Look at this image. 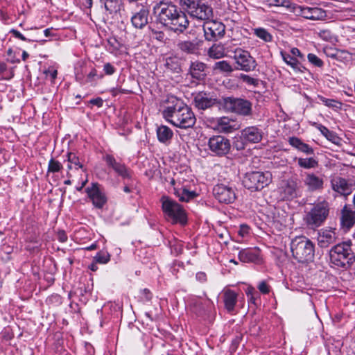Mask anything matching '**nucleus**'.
<instances>
[{
    "instance_id": "f257e3e1",
    "label": "nucleus",
    "mask_w": 355,
    "mask_h": 355,
    "mask_svg": "<svg viewBox=\"0 0 355 355\" xmlns=\"http://www.w3.org/2000/svg\"><path fill=\"white\" fill-rule=\"evenodd\" d=\"M153 10L158 21L175 32L182 33L189 24L186 14L171 2L161 1L154 6Z\"/></svg>"
},
{
    "instance_id": "f03ea898",
    "label": "nucleus",
    "mask_w": 355,
    "mask_h": 355,
    "mask_svg": "<svg viewBox=\"0 0 355 355\" xmlns=\"http://www.w3.org/2000/svg\"><path fill=\"white\" fill-rule=\"evenodd\" d=\"M162 115L168 122L182 129L192 128L196 121L191 109L180 101L172 106L166 107Z\"/></svg>"
},
{
    "instance_id": "7ed1b4c3",
    "label": "nucleus",
    "mask_w": 355,
    "mask_h": 355,
    "mask_svg": "<svg viewBox=\"0 0 355 355\" xmlns=\"http://www.w3.org/2000/svg\"><path fill=\"white\" fill-rule=\"evenodd\" d=\"M329 257L331 263L343 268L350 267L355 258L351 249V245L347 242H343L334 245L329 252Z\"/></svg>"
},
{
    "instance_id": "20e7f679",
    "label": "nucleus",
    "mask_w": 355,
    "mask_h": 355,
    "mask_svg": "<svg viewBox=\"0 0 355 355\" xmlns=\"http://www.w3.org/2000/svg\"><path fill=\"white\" fill-rule=\"evenodd\" d=\"M293 257L299 262H307L314 257V245L305 236H297L291 243Z\"/></svg>"
},
{
    "instance_id": "39448f33",
    "label": "nucleus",
    "mask_w": 355,
    "mask_h": 355,
    "mask_svg": "<svg viewBox=\"0 0 355 355\" xmlns=\"http://www.w3.org/2000/svg\"><path fill=\"white\" fill-rule=\"evenodd\" d=\"M180 6L193 18L208 20L213 18V9L204 0H180Z\"/></svg>"
},
{
    "instance_id": "423d86ee",
    "label": "nucleus",
    "mask_w": 355,
    "mask_h": 355,
    "mask_svg": "<svg viewBox=\"0 0 355 355\" xmlns=\"http://www.w3.org/2000/svg\"><path fill=\"white\" fill-rule=\"evenodd\" d=\"M162 209L167 220L173 223H180L184 224L187 221L186 214L184 209L175 200L167 196L160 198Z\"/></svg>"
},
{
    "instance_id": "0eeeda50",
    "label": "nucleus",
    "mask_w": 355,
    "mask_h": 355,
    "mask_svg": "<svg viewBox=\"0 0 355 355\" xmlns=\"http://www.w3.org/2000/svg\"><path fill=\"white\" fill-rule=\"evenodd\" d=\"M329 212V204L324 200L314 205L304 218L311 229L320 227L327 219Z\"/></svg>"
},
{
    "instance_id": "6e6552de",
    "label": "nucleus",
    "mask_w": 355,
    "mask_h": 355,
    "mask_svg": "<svg viewBox=\"0 0 355 355\" xmlns=\"http://www.w3.org/2000/svg\"><path fill=\"white\" fill-rule=\"evenodd\" d=\"M271 175L269 172L252 171L247 173L243 178V186L251 191H259L270 182Z\"/></svg>"
},
{
    "instance_id": "1a4fd4ad",
    "label": "nucleus",
    "mask_w": 355,
    "mask_h": 355,
    "mask_svg": "<svg viewBox=\"0 0 355 355\" xmlns=\"http://www.w3.org/2000/svg\"><path fill=\"white\" fill-rule=\"evenodd\" d=\"M223 104L225 109L231 112H234L243 116H250L252 114V103L245 99L234 97H225L223 98Z\"/></svg>"
},
{
    "instance_id": "9d476101",
    "label": "nucleus",
    "mask_w": 355,
    "mask_h": 355,
    "mask_svg": "<svg viewBox=\"0 0 355 355\" xmlns=\"http://www.w3.org/2000/svg\"><path fill=\"white\" fill-rule=\"evenodd\" d=\"M279 190L282 200H291L297 198L300 191V181L296 177H291L282 182Z\"/></svg>"
},
{
    "instance_id": "9b49d317",
    "label": "nucleus",
    "mask_w": 355,
    "mask_h": 355,
    "mask_svg": "<svg viewBox=\"0 0 355 355\" xmlns=\"http://www.w3.org/2000/svg\"><path fill=\"white\" fill-rule=\"evenodd\" d=\"M207 145L209 150L219 157L227 155L231 150L230 139L222 135L212 136L209 138Z\"/></svg>"
},
{
    "instance_id": "f8f14e48",
    "label": "nucleus",
    "mask_w": 355,
    "mask_h": 355,
    "mask_svg": "<svg viewBox=\"0 0 355 355\" xmlns=\"http://www.w3.org/2000/svg\"><path fill=\"white\" fill-rule=\"evenodd\" d=\"M211 19L204 20V35L207 40L215 41L224 35L225 27L223 23Z\"/></svg>"
},
{
    "instance_id": "ddd939ff",
    "label": "nucleus",
    "mask_w": 355,
    "mask_h": 355,
    "mask_svg": "<svg viewBox=\"0 0 355 355\" xmlns=\"http://www.w3.org/2000/svg\"><path fill=\"white\" fill-rule=\"evenodd\" d=\"M234 59L240 70L249 72L254 70L257 67L256 60L250 55V53L240 48L234 51Z\"/></svg>"
},
{
    "instance_id": "4468645a",
    "label": "nucleus",
    "mask_w": 355,
    "mask_h": 355,
    "mask_svg": "<svg viewBox=\"0 0 355 355\" xmlns=\"http://www.w3.org/2000/svg\"><path fill=\"white\" fill-rule=\"evenodd\" d=\"M331 187L333 191L346 198L355 190V182L352 180L336 177L331 180Z\"/></svg>"
},
{
    "instance_id": "2eb2a0df",
    "label": "nucleus",
    "mask_w": 355,
    "mask_h": 355,
    "mask_svg": "<svg viewBox=\"0 0 355 355\" xmlns=\"http://www.w3.org/2000/svg\"><path fill=\"white\" fill-rule=\"evenodd\" d=\"M303 184L311 193L321 191L324 188V176L312 172H305L303 175Z\"/></svg>"
},
{
    "instance_id": "dca6fc26",
    "label": "nucleus",
    "mask_w": 355,
    "mask_h": 355,
    "mask_svg": "<svg viewBox=\"0 0 355 355\" xmlns=\"http://www.w3.org/2000/svg\"><path fill=\"white\" fill-rule=\"evenodd\" d=\"M293 12L311 20H322L327 17L326 12L320 8L302 7L295 4Z\"/></svg>"
},
{
    "instance_id": "f3484780",
    "label": "nucleus",
    "mask_w": 355,
    "mask_h": 355,
    "mask_svg": "<svg viewBox=\"0 0 355 355\" xmlns=\"http://www.w3.org/2000/svg\"><path fill=\"white\" fill-rule=\"evenodd\" d=\"M213 194L221 203H232L236 198L234 190L224 184H217L213 189Z\"/></svg>"
},
{
    "instance_id": "a211bd4d",
    "label": "nucleus",
    "mask_w": 355,
    "mask_h": 355,
    "mask_svg": "<svg viewBox=\"0 0 355 355\" xmlns=\"http://www.w3.org/2000/svg\"><path fill=\"white\" fill-rule=\"evenodd\" d=\"M85 191L95 207L101 209L105 204L106 197L100 191L98 183H92V187H87Z\"/></svg>"
},
{
    "instance_id": "6ab92c4d",
    "label": "nucleus",
    "mask_w": 355,
    "mask_h": 355,
    "mask_svg": "<svg viewBox=\"0 0 355 355\" xmlns=\"http://www.w3.org/2000/svg\"><path fill=\"white\" fill-rule=\"evenodd\" d=\"M107 166L111 167L119 176L123 178H131V172L125 164L116 162L115 158L111 155H106L103 157Z\"/></svg>"
},
{
    "instance_id": "aec40b11",
    "label": "nucleus",
    "mask_w": 355,
    "mask_h": 355,
    "mask_svg": "<svg viewBox=\"0 0 355 355\" xmlns=\"http://www.w3.org/2000/svg\"><path fill=\"white\" fill-rule=\"evenodd\" d=\"M203 42L200 40H180L177 44L179 51L185 54H198Z\"/></svg>"
},
{
    "instance_id": "412c9836",
    "label": "nucleus",
    "mask_w": 355,
    "mask_h": 355,
    "mask_svg": "<svg viewBox=\"0 0 355 355\" xmlns=\"http://www.w3.org/2000/svg\"><path fill=\"white\" fill-rule=\"evenodd\" d=\"M239 128V125L236 121L226 116L218 118L214 121V129L220 132L230 133Z\"/></svg>"
},
{
    "instance_id": "4be33fe9",
    "label": "nucleus",
    "mask_w": 355,
    "mask_h": 355,
    "mask_svg": "<svg viewBox=\"0 0 355 355\" xmlns=\"http://www.w3.org/2000/svg\"><path fill=\"white\" fill-rule=\"evenodd\" d=\"M241 137L246 141L256 144L261 141L263 132L257 126H250L241 131Z\"/></svg>"
},
{
    "instance_id": "5701e85b",
    "label": "nucleus",
    "mask_w": 355,
    "mask_h": 355,
    "mask_svg": "<svg viewBox=\"0 0 355 355\" xmlns=\"http://www.w3.org/2000/svg\"><path fill=\"white\" fill-rule=\"evenodd\" d=\"M239 259L243 263L261 262L260 251L259 248H247L241 250L239 253Z\"/></svg>"
},
{
    "instance_id": "b1692460",
    "label": "nucleus",
    "mask_w": 355,
    "mask_h": 355,
    "mask_svg": "<svg viewBox=\"0 0 355 355\" xmlns=\"http://www.w3.org/2000/svg\"><path fill=\"white\" fill-rule=\"evenodd\" d=\"M194 105L200 110H206L217 103L216 98L209 96L205 93H198L193 99Z\"/></svg>"
},
{
    "instance_id": "393cba45",
    "label": "nucleus",
    "mask_w": 355,
    "mask_h": 355,
    "mask_svg": "<svg viewBox=\"0 0 355 355\" xmlns=\"http://www.w3.org/2000/svg\"><path fill=\"white\" fill-rule=\"evenodd\" d=\"M337 235L332 230H322L318 233V242L321 248H327L329 245L336 243Z\"/></svg>"
},
{
    "instance_id": "a878e982",
    "label": "nucleus",
    "mask_w": 355,
    "mask_h": 355,
    "mask_svg": "<svg viewBox=\"0 0 355 355\" xmlns=\"http://www.w3.org/2000/svg\"><path fill=\"white\" fill-rule=\"evenodd\" d=\"M148 10L142 8L131 17V21L135 28H142L148 24Z\"/></svg>"
},
{
    "instance_id": "bb28decb",
    "label": "nucleus",
    "mask_w": 355,
    "mask_h": 355,
    "mask_svg": "<svg viewBox=\"0 0 355 355\" xmlns=\"http://www.w3.org/2000/svg\"><path fill=\"white\" fill-rule=\"evenodd\" d=\"M206 64L200 61L196 60L191 62L189 67V73L191 76L196 79H201L205 76Z\"/></svg>"
},
{
    "instance_id": "cd10ccee",
    "label": "nucleus",
    "mask_w": 355,
    "mask_h": 355,
    "mask_svg": "<svg viewBox=\"0 0 355 355\" xmlns=\"http://www.w3.org/2000/svg\"><path fill=\"white\" fill-rule=\"evenodd\" d=\"M340 220L343 227L347 229L352 227L355 223V212L348 208L347 205L344 206L342 209Z\"/></svg>"
},
{
    "instance_id": "c85d7f7f",
    "label": "nucleus",
    "mask_w": 355,
    "mask_h": 355,
    "mask_svg": "<svg viewBox=\"0 0 355 355\" xmlns=\"http://www.w3.org/2000/svg\"><path fill=\"white\" fill-rule=\"evenodd\" d=\"M223 295L225 309L228 312L232 311L237 302V294L232 290H227Z\"/></svg>"
},
{
    "instance_id": "c756f323",
    "label": "nucleus",
    "mask_w": 355,
    "mask_h": 355,
    "mask_svg": "<svg viewBox=\"0 0 355 355\" xmlns=\"http://www.w3.org/2000/svg\"><path fill=\"white\" fill-rule=\"evenodd\" d=\"M288 142L290 145H291L293 147L306 153V155H313L314 153L311 147H310L308 144L302 142V140L297 137H290L288 139Z\"/></svg>"
},
{
    "instance_id": "7c9ffc66",
    "label": "nucleus",
    "mask_w": 355,
    "mask_h": 355,
    "mask_svg": "<svg viewBox=\"0 0 355 355\" xmlns=\"http://www.w3.org/2000/svg\"><path fill=\"white\" fill-rule=\"evenodd\" d=\"M282 57L284 61L288 65H290L295 71L304 72L306 68L300 64L299 61L293 57L292 55L281 52Z\"/></svg>"
},
{
    "instance_id": "2f4dec72",
    "label": "nucleus",
    "mask_w": 355,
    "mask_h": 355,
    "mask_svg": "<svg viewBox=\"0 0 355 355\" xmlns=\"http://www.w3.org/2000/svg\"><path fill=\"white\" fill-rule=\"evenodd\" d=\"M157 136L160 142L166 143L172 139L173 132L168 126L161 125L157 129Z\"/></svg>"
},
{
    "instance_id": "473e14b6",
    "label": "nucleus",
    "mask_w": 355,
    "mask_h": 355,
    "mask_svg": "<svg viewBox=\"0 0 355 355\" xmlns=\"http://www.w3.org/2000/svg\"><path fill=\"white\" fill-rule=\"evenodd\" d=\"M300 167L304 169L315 168L318 166V162L313 157L309 158H295Z\"/></svg>"
},
{
    "instance_id": "72a5a7b5",
    "label": "nucleus",
    "mask_w": 355,
    "mask_h": 355,
    "mask_svg": "<svg viewBox=\"0 0 355 355\" xmlns=\"http://www.w3.org/2000/svg\"><path fill=\"white\" fill-rule=\"evenodd\" d=\"M208 55L213 59H220L225 55V49L221 44H214L208 50Z\"/></svg>"
},
{
    "instance_id": "f704fd0d",
    "label": "nucleus",
    "mask_w": 355,
    "mask_h": 355,
    "mask_svg": "<svg viewBox=\"0 0 355 355\" xmlns=\"http://www.w3.org/2000/svg\"><path fill=\"white\" fill-rule=\"evenodd\" d=\"M175 194L179 198V200L182 202H189L190 200L194 198L196 196L195 192L189 191L186 189H182L175 191Z\"/></svg>"
},
{
    "instance_id": "c9c22d12",
    "label": "nucleus",
    "mask_w": 355,
    "mask_h": 355,
    "mask_svg": "<svg viewBox=\"0 0 355 355\" xmlns=\"http://www.w3.org/2000/svg\"><path fill=\"white\" fill-rule=\"evenodd\" d=\"M318 98L327 107H331L335 110H341L342 108V103L337 100L329 99L320 95L318 96Z\"/></svg>"
},
{
    "instance_id": "e433bc0d",
    "label": "nucleus",
    "mask_w": 355,
    "mask_h": 355,
    "mask_svg": "<svg viewBox=\"0 0 355 355\" xmlns=\"http://www.w3.org/2000/svg\"><path fill=\"white\" fill-rule=\"evenodd\" d=\"M165 66L168 69L173 72L179 73L181 71L180 63L176 58H167L166 59Z\"/></svg>"
},
{
    "instance_id": "4c0bfd02",
    "label": "nucleus",
    "mask_w": 355,
    "mask_h": 355,
    "mask_svg": "<svg viewBox=\"0 0 355 355\" xmlns=\"http://www.w3.org/2000/svg\"><path fill=\"white\" fill-rule=\"evenodd\" d=\"M270 6H282L289 9L293 12L295 4L289 0H266Z\"/></svg>"
},
{
    "instance_id": "58836bf2",
    "label": "nucleus",
    "mask_w": 355,
    "mask_h": 355,
    "mask_svg": "<svg viewBox=\"0 0 355 355\" xmlns=\"http://www.w3.org/2000/svg\"><path fill=\"white\" fill-rule=\"evenodd\" d=\"M214 70H218L220 72L231 73L233 71V68L231 64L226 60L219 61L215 63L214 66Z\"/></svg>"
},
{
    "instance_id": "ea45409f",
    "label": "nucleus",
    "mask_w": 355,
    "mask_h": 355,
    "mask_svg": "<svg viewBox=\"0 0 355 355\" xmlns=\"http://www.w3.org/2000/svg\"><path fill=\"white\" fill-rule=\"evenodd\" d=\"M120 4V0H105V8L112 14L119 10Z\"/></svg>"
},
{
    "instance_id": "a19ab883",
    "label": "nucleus",
    "mask_w": 355,
    "mask_h": 355,
    "mask_svg": "<svg viewBox=\"0 0 355 355\" xmlns=\"http://www.w3.org/2000/svg\"><path fill=\"white\" fill-rule=\"evenodd\" d=\"M254 33L257 37L263 40L264 42H269L272 40V36L265 28H255L254 29Z\"/></svg>"
},
{
    "instance_id": "79ce46f5",
    "label": "nucleus",
    "mask_w": 355,
    "mask_h": 355,
    "mask_svg": "<svg viewBox=\"0 0 355 355\" xmlns=\"http://www.w3.org/2000/svg\"><path fill=\"white\" fill-rule=\"evenodd\" d=\"M317 128L328 140L335 143V140L337 137L333 132L330 131L327 128L321 124L318 125Z\"/></svg>"
},
{
    "instance_id": "37998d69",
    "label": "nucleus",
    "mask_w": 355,
    "mask_h": 355,
    "mask_svg": "<svg viewBox=\"0 0 355 355\" xmlns=\"http://www.w3.org/2000/svg\"><path fill=\"white\" fill-rule=\"evenodd\" d=\"M96 263H107L110 259V255L107 252L101 251L94 257Z\"/></svg>"
},
{
    "instance_id": "c03bdc74",
    "label": "nucleus",
    "mask_w": 355,
    "mask_h": 355,
    "mask_svg": "<svg viewBox=\"0 0 355 355\" xmlns=\"http://www.w3.org/2000/svg\"><path fill=\"white\" fill-rule=\"evenodd\" d=\"M62 168V165L60 162L55 160L53 158L50 159L48 166L49 173H56L60 171Z\"/></svg>"
},
{
    "instance_id": "a18cd8bd",
    "label": "nucleus",
    "mask_w": 355,
    "mask_h": 355,
    "mask_svg": "<svg viewBox=\"0 0 355 355\" xmlns=\"http://www.w3.org/2000/svg\"><path fill=\"white\" fill-rule=\"evenodd\" d=\"M68 162L71 164H74L78 166V168H83V165L80 162L79 157L76 155V154L73 153H69L67 154Z\"/></svg>"
},
{
    "instance_id": "49530a36",
    "label": "nucleus",
    "mask_w": 355,
    "mask_h": 355,
    "mask_svg": "<svg viewBox=\"0 0 355 355\" xmlns=\"http://www.w3.org/2000/svg\"><path fill=\"white\" fill-rule=\"evenodd\" d=\"M240 79H241L243 82L246 83L248 85L256 86L258 85V80L255 79L248 75L241 74Z\"/></svg>"
},
{
    "instance_id": "de8ad7c7",
    "label": "nucleus",
    "mask_w": 355,
    "mask_h": 355,
    "mask_svg": "<svg viewBox=\"0 0 355 355\" xmlns=\"http://www.w3.org/2000/svg\"><path fill=\"white\" fill-rule=\"evenodd\" d=\"M309 61L317 67H322L323 65V62L315 54L309 53L308 55Z\"/></svg>"
},
{
    "instance_id": "09e8293b",
    "label": "nucleus",
    "mask_w": 355,
    "mask_h": 355,
    "mask_svg": "<svg viewBox=\"0 0 355 355\" xmlns=\"http://www.w3.org/2000/svg\"><path fill=\"white\" fill-rule=\"evenodd\" d=\"M103 71L106 75H112L115 73V67L110 62H107L103 66Z\"/></svg>"
},
{
    "instance_id": "8fccbe9b",
    "label": "nucleus",
    "mask_w": 355,
    "mask_h": 355,
    "mask_svg": "<svg viewBox=\"0 0 355 355\" xmlns=\"http://www.w3.org/2000/svg\"><path fill=\"white\" fill-rule=\"evenodd\" d=\"M258 289L263 294H268L270 292V286L265 281H262L259 284Z\"/></svg>"
},
{
    "instance_id": "3c124183",
    "label": "nucleus",
    "mask_w": 355,
    "mask_h": 355,
    "mask_svg": "<svg viewBox=\"0 0 355 355\" xmlns=\"http://www.w3.org/2000/svg\"><path fill=\"white\" fill-rule=\"evenodd\" d=\"M319 36L326 41H329L331 39V32L328 30H322L318 33Z\"/></svg>"
},
{
    "instance_id": "603ef678",
    "label": "nucleus",
    "mask_w": 355,
    "mask_h": 355,
    "mask_svg": "<svg viewBox=\"0 0 355 355\" xmlns=\"http://www.w3.org/2000/svg\"><path fill=\"white\" fill-rule=\"evenodd\" d=\"M44 73L46 75V76L48 75H49L51 80H54L55 79V78L57 77L58 71L55 69H49L48 70L44 71Z\"/></svg>"
},
{
    "instance_id": "864d4df0",
    "label": "nucleus",
    "mask_w": 355,
    "mask_h": 355,
    "mask_svg": "<svg viewBox=\"0 0 355 355\" xmlns=\"http://www.w3.org/2000/svg\"><path fill=\"white\" fill-rule=\"evenodd\" d=\"M10 32L15 37L24 41L26 40V38L19 31L12 29Z\"/></svg>"
},
{
    "instance_id": "5fc2aeb1",
    "label": "nucleus",
    "mask_w": 355,
    "mask_h": 355,
    "mask_svg": "<svg viewBox=\"0 0 355 355\" xmlns=\"http://www.w3.org/2000/svg\"><path fill=\"white\" fill-rule=\"evenodd\" d=\"M90 103L92 105H95L98 107H100L103 105V100L101 98H96L92 99L90 101Z\"/></svg>"
},
{
    "instance_id": "6e6d98bb",
    "label": "nucleus",
    "mask_w": 355,
    "mask_h": 355,
    "mask_svg": "<svg viewBox=\"0 0 355 355\" xmlns=\"http://www.w3.org/2000/svg\"><path fill=\"white\" fill-rule=\"evenodd\" d=\"M58 239L61 242H65L67 240V236L64 231H60L58 234Z\"/></svg>"
},
{
    "instance_id": "4d7b16f0",
    "label": "nucleus",
    "mask_w": 355,
    "mask_h": 355,
    "mask_svg": "<svg viewBox=\"0 0 355 355\" xmlns=\"http://www.w3.org/2000/svg\"><path fill=\"white\" fill-rule=\"evenodd\" d=\"M248 228L247 226H241V230H239V234L241 236H244L245 234H248Z\"/></svg>"
},
{
    "instance_id": "13d9d810",
    "label": "nucleus",
    "mask_w": 355,
    "mask_h": 355,
    "mask_svg": "<svg viewBox=\"0 0 355 355\" xmlns=\"http://www.w3.org/2000/svg\"><path fill=\"white\" fill-rule=\"evenodd\" d=\"M219 237L222 239L224 243L227 244L229 240V234L226 232L225 235L223 234H219Z\"/></svg>"
},
{
    "instance_id": "bf43d9fd",
    "label": "nucleus",
    "mask_w": 355,
    "mask_h": 355,
    "mask_svg": "<svg viewBox=\"0 0 355 355\" xmlns=\"http://www.w3.org/2000/svg\"><path fill=\"white\" fill-rule=\"evenodd\" d=\"M82 3L85 8H90L92 6V0H83Z\"/></svg>"
},
{
    "instance_id": "052dcab7",
    "label": "nucleus",
    "mask_w": 355,
    "mask_h": 355,
    "mask_svg": "<svg viewBox=\"0 0 355 355\" xmlns=\"http://www.w3.org/2000/svg\"><path fill=\"white\" fill-rule=\"evenodd\" d=\"M291 51L293 55L300 56V57L302 56V54H301L300 50L297 48H293Z\"/></svg>"
},
{
    "instance_id": "680f3d73",
    "label": "nucleus",
    "mask_w": 355,
    "mask_h": 355,
    "mask_svg": "<svg viewBox=\"0 0 355 355\" xmlns=\"http://www.w3.org/2000/svg\"><path fill=\"white\" fill-rule=\"evenodd\" d=\"M0 17H1V21H4V22H6L7 21V19H8L7 14L5 13L2 10L0 11Z\"/></svg>"
},
{
    "instance_id": "e2e57ef3",
    "label": "nucleus",
    "mask_w": 355,
    "mask_h": 355,
    "mask_svg": "<svg viewBox=\"0 0 355 355\" xmlns=\"http://www.w3.org/2000/svg\"><path fill=\"white\" fill-rule=\"evenodd\" d=\"M255 292V290L253 287L249 286L247 288L246 293L248 296L253 295L254 293Z\"/></svg>"
},
{
    "instance_id": "0e129e2a",
    "label": "nucleus",
    "mask_w": 355,
    "mask_h": 355,
    "mask_svg": "<svg viewBox=\"0 0 355 355\" xmlns=\"http://www.w3.org/2000/svg\"><path fill=\"white\" fill-rule=\"evenodd\" d=\"M97 248L96 243H93L89 246L86 247L85 249L88 251L94 250Z\"/></svg>"
},
{
    "instance_id": "69168bd1",
    "label": "nucleus",
    "mask_w": 355,
    "mask_h": 355,
    "mask_svg": "<svg viewBox=\"0 0 355 355\" xmlns=\"http://www.w3.org/2000/svg\"><path fill=\"white\" fill-rule=\"evenodd\" d=\"M89 269L92 270V271H96L98 270V267L96 266V263H92L90 266H89Z\"/></svg>"
},
{
    "instance_id": "338daca9",
    "label": "nucleus",
    "mask_w": 355,
    "mask_h": 355,
    "mask_svg": "<svg viewBox=\"0 0 355 355\" xmlns=\"http://www.w3.org/2000/svg\"><path fill=\"white\" fill-rule=\"evenodd\" d=\"M96 73H97V72H96V70L94 69H92V70L91 71V72L89 73L88 77H89V78L94 77L95 76H96Z\"/></svg>"
},
{
    "instance_id": "774afa93",
    "label": "nucleus",
    "mask_w": 355,
    "mask_h": 355,
    "mask_svg": "<svg viewBox=\"0 0 355 355\" xmlns=\"http://www.w3.org/2000/svg\"><path fill=\"white\" fill-rule=\"evenodd\" d=\"M144 293L146 294V299L147 300H150L151 298L150 293L148 289H144Z\"/></svg>"
}]
</instances>
